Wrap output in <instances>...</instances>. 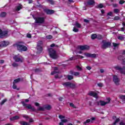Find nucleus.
Instances as JSON below:
<instances>
[{"instance_id":"dca6fc26","label":"nucleus","mask_w":125,"mask_h":125,"mask_svg":"<svg viewBox=\"0 0 125 125\" xmlns=\"http://www.w3.org/2000/svg\"><path fill=\"white\" fill-rule=\"evenodd\" d=\"M118 60H120V61H122L123 64L125 63V56L123 55H120L118 57Z\"/></svg>"},{"instance_id":"a18cd8bd","label":"nucleus","mask_w":125,"mask_h":125,"mask_svg":"<svg viewBox=\"0 0 125 125\" xmlns=\"http://www.w3.org/2000/svg\"><path fill=\"white\" fill-rule=\"evenodd\" d=\"M118 39L120 41H124V38L123 36H118Z\"/></svg>"},{"instance_id":"13d9d810","label":"nucleus","mask_w":125,"mask_h":125,"mask_svg":"<svg viewBox=\"0 0 125 125\" xmlns=\"http://www.w3.org/2000/svg\"><path fill=\"white\" fill-rule=\"evenodd\" d=\"M125 2V1L124 0H120L119 1V4H124V3Z\"/></svg>"},{"instance_id":"0eeeda50","label":"nucleus","mask_w":125,"mask_h":125,"mask_svg":"<svg viewBox=\"0 0 125 125\" xmlns=\"http://www.w3.org/2000/svg\"><path fill=\"white\" fill-rule=\"evenodd\" d=\"M77 48L78 49H80V50H87L89 49V47L86 45H78L77 46Z\"/></svg>"},{"instance_id":"2f4dec72","label":"nucleus","mask_w":125,"mask_h":125,"mask_svg":"<svg viewBox=\"0 0 125 125\" xmlns=\"http://www.w3.org/2000/svg\"><path fill=\"white\" fill-rule=\"evenodd\" d=\"M103 38H104L103 36L101 35H97V39L99 40H103Z\"/></svg>"},{"instance_id":"39448f33","label":"nucleus","mask_w":125,"mask_h":125,"mask_svg":"<svg viewBox=\"0 0 125 125\" xmlns=\"http://www.w3.org/2000/svg\"><path fill=\"white\" fill-rule=\"evenodd\" d=\"M102 48L103 49H106V48H108V47H110L111 46V42H109L106 41L105 40H103L102 41Z\"/></svg>"},{"instance_id":"6ab92c4d","label":"nucleus","mask_w":125,"mask_h":125,"mask_svg":"<svg viewBox=\"0 0 125 125\" xmlns=\"http://www.w3.org/2000/svg\"><path fill=\"white\" fill-rule=\"evenodd\" d=\"M20 119V117L17 115L13 117H11L10 118V121H16L17 120H19Z\"/></svg>"},{"instance_id":"c9c22d12","label":"nucleus","mask_w":125,"mask_h":125,"mask_svg":"<svg viewBox=\"0 0 125 125\" xmlns=\"http://www.w3.org/2000/svg\"><path fill=\"white\" fill-rule=\"evenodd\" d=\"M120 98L122 100V101L123 102H125V95L120 96Z\"/></svg>"},{"instance_id":"f3484780","label":"nucleus","mask_w":125,"mask_h":125,"mask_svg":"<svg viewBox=\"0 0 125 125\" xmlns=\"http://www.w3.org/2000/svg\"><path fill=\"white\" fill-rule=\"evenodd\" d=\"M69 87L70 88H72V89H75V88H77L78 87V86L76 85V84L70 83Z\"/></svg>"},{"instance_id":"f257e3e1","label":"nucleus","mask_w":125,"mask_h":125,"mask_svg":"<svg viewBox=\"0 0 125 125\" xmlns=\"http://www.w3.org/2000/svg\"><path fill=\"white\" fill-rule=\"evenodd\" d=\"M24 44L25 42H19L18 43L14 44V46H16L17 49H18V51L20 52L27 51V50H28V47L24 45Z\"/></svg>"},{"instance_id":"ddd939ff","label":"nucleus","mask_w":125,"mask_h":125,"mask_svg":"<svg viewBox=\"0 0 125 125\" xmlns=\"http://www.w3.org/2000/svg\"><path fill=\"white\" fill-rule=\"evenodd\" d=\"M13 59L14 60H15V62H21V63H22L23 62V60H22L21 58H19L18 56H14Z\"/></svg>"},{"instance_id":"1a4fd4ad","label":"nucleus","mask_w":125,"mask_h":125,"mask_svg":"<svg viewBox=\"0 0 125 125\" xmlns=\"http://www.w3.org/2000/svg\"><path fill=\"white\" fill-rule=\"evenodd\" d=\"M113 81L114 82V83L116 85H119V83L120 82V79L118 77L117 75H114L113 78Z\"/></svg>"},{"instance_id":"b1692460","label":"nucleus","mask_w":125,"mask_h":125,"mask_svg":"<svg viewBox=\"0 0 125 125\" xmlns=\"http://www.w3.org/2000/svg\"><path fill=\"white\" fill-rule=\"evenodd\" d=\"M19 124L21 125H30V123L23 121H20Z\"/></svg>"},{"instance_id":"680f3d73","label":"nucleus","mask_w":125,"mask_h":125,"mask_svg":"<svg viewBox=\"0 0 125 125\" xmlns=\"http://www.w3.org/2000/svg\"><path fill=\"white\" fill-rule=\"evenodd\" d=\"M69 60H77V58L72 57L71 58H69Z\"/></svg>"},{"instance_id":"e2e57ef3","label":"nucleus","mask_w":125,"mask_h":125,"mask_svg":"<svg viewBox=\"0 0 125 125\" xmlns=\"http://www.w3.org/2000/svg\"><path fill=\"white\" fill-rule=\"evenodd\" d=\"M84 22H85V23H89V20H87V19H84Z\"/></svg>"},{"instance_id":"f8f14e48","label":"nucleus","mask_w":125,"mask_h":125,"mask_svg":"<svg viewBox=\"0 0 125 125\" xmlns=\"http://www.w3.org/2000/svg\"><path fill=\"white\" fill-rule=\"evenodd\" d=\"M106 104H108V103H106V102H104L103 101L100 100V101L97 102V104L98 106H99V105H101V106H105Z\"/></svg>"},{"instance_id":"69168bd1","label":"nucleus","mask_w":125,"mask_h":125,"mask_svg":"<svg viewBox=\"0 0 125 125\" xmlns=\"http://www.w3.org/2000/svg\"><path fill=\"white\" fill-rule=\"evenodd\" d=\"M35 106H36L37 107H39V106H40V104L39 103H35Z\"/></svg>"},{"instance_id":"864d4df0","label":"nucleus","mask_w":125,"mask_h":125,"mask_svg":"<svg viewBox=\"0 0 125 125\" xmlns=\"http://www.w3.org/2000/svg\"><path fill=\"white\" fill-rule=\"evenodd\" d=\"M106 100L107 101V102H106V103H107V104H108V103H110V102L111 101V98H107Z\"/></svg>"},{"instance_id":"5701e85b","label":"nucleus","mask_w":125,"mask_h":125,"mask_svg":"<svg viewBox=\"0 0 125 125\" xmlns=\"http://www.w3.org/2000/svg\"><path fill=\"white\" fill-rule=\"evenodd\" d=\"M43 107L45 109L49 111L51 109V105L49 104L45 105L43 106Z\"/></svg>"},{"instance_id":"6e6d98bb","label":"nucleus","mask_w":125,"mask_h":125,"mask_svg":"<svg viewBox=\"0 0 125 125\" xmlns=\"http://www.w3.org/2000/svg\"><path fill=\"white\" fill-rule=\"evenodd\" d=\"M61 122H62V123H67V122H68V120H67V119H62L61 120Z\"/></svg>"},{"instance_id":"cd10ccee","label":"nucleus","mask_w":125,"mask_h":125,"mask_svg":"<svg viewBox=\"0 0 125 125\" xmlns=\"http://www.w3.org/2000/svg\"><path fill=\"white\" fill-rule=\"evenodd\" d=\"M38 53H42V47H37Z\"/></svg>"},{"instance_id":"a19ab883","label":"nucleus","mask_w":125,"mask_h":125,"mask_svg":"<svg viewBox=\"0 0 125 125\" xmlns=\"http://www.w3.org/2000/svg\"><path fill=\"white\" fill-rule=\"evenodd\" d=\"M90 119H87L85 122H83V125H86V124H88V123H90Z\"/></svg>"},{"instance_id":"6e6552de","label":"nucleus","mask_w":125,"mask_h":125,"mask_svg":"<svg viewBox=\"0 0 125 125\" xmlns=\"http://www.w3.org/2000/svg\"><path fill=\"white\" fill-rule=\"evenodd\" d=\"M84 54L86 56V57L89 58H96L97 56L96 54H90L88 53H85Z\"/></svg>"},{"instance_id":"c03bdc74","label":"nucleus","mask_w":125,"mask_h":125,"mask_svg":"<svg viewBox=\"0 0 125 125\" xmlns=\"http://www.w3.org/2000/svg\"><path fill=\"white\" fill-rule=\"evenodd\" d=\"M12 66L13 67H18L19 64L18 63H17L16 62H14L12 63Z\"/></svg>"},{"instance_id":"aec40b11","label":"nucleus","mask_w":125,"mask_h":125,"mask_svg":"<svg viewBox=\"0 0 125 125\" xmlns=\"http://www.w3.org/2000/svg\"><path fill=\"white\" fill-rule=\"evenodd\" d=\"M57 70H58V67H54V71H52L51 73V75H55V74H58L59 73V71H58V72L56 71H57Z\"/></svg>"},{"instance_id":"4be33fe9","label":"nucleus","mask_w":125,"mask_h":125,"mask_svg":"<svg viewBox=\"0 0 125 125\" xmlns=\"http://www.w3.org/2000/svg\"><path fill=\"white\" fill-rule=\"evenodd\" d=\"M7 35H8V31H2V34H1L0 36H1V37H6Z\"/></svg>"},{"instance_id":"c85d7f7f","label":"nucleus","mask_w":125,"mask_h":125,"mask_svg":"<svg viewBox=\"0 0 125 125\" xmlns=\"http://www.w3.org/2000/svg\"><path fill=\"white\" fill-rule=\"evenodd\" d=\"M13 89H16L17 90H20V88H17V85L15 84V83L13 82Z\"/></svg>"},{"instance_id":"4c0bfd02","label":"nucleus","mask_w":125,"mask_h":125,"mask_svg":"<svg viewBox=\"0 0 125 125\" xmlns=\"http://www.w3.org/2000/svg\"><path fill=\"white\" fill-rule=\"evenodd\" d=\"M44 110H45V108H44V107H40L39 108H38L37 111H44Z\"/></svg>"},{"instance_id":"9b49d317","label":"nucleus","mask_w":125,"mask_h":125,"mask_svg":"<svg viewBox=\"0 0 125 125\" xmlns=\"http://www.w3.org/2000/svg\"><path fill=\"white\" fill-rule=\"evenodd\" d=\"M88 95H89V96H92V97H95V98H96L97 97V93L94 92L93 91H90L89 93H88Z\"/></svg>"},{"instance_id":"bf43d9fd","label":"nucleus","mask_w":125,"mask_h":125,"mask_svg":"<svg viewBox=\"0 0 125 125\" xmlns=\"http://www.w3.org/2000/svg\"><path fill=\"white\" fill-rule=\"evenodd\" d=\"M98 86H100V87H103V83H98Z\"/></svg>"},{"instance_id":"20e7f679","label":"nucleus","mask_w":125,"mask_h":125,"mask_svg":"<svg viewBox=\"0 0 125 125\" xmlns=\"http://www.w3.org/2000/svg\"><path fill=\"white\" fill-rule=\"evenodd\" d=\"M21 103L22 104L23 107L24 108H27L29 110H32L33 112H36V109H35L34 107H32V105L30 104H27L24 101H21Z\"/></svg>"},{"instance_id":"2eb2a0df","label":"nucleus","mask_w":125,"mask_h":125,"mask_svg":"<svg viewBox=\"0 0 125 125\" xmlns=\"http://www.w3.org/2000/svg\"><path fill=\"white\" fill-rule=\"evenodd\" d=\"M24 78H18V79H15L13 83H18L20 82H23Z\"/></svg>"},{"instance_id":"37998d69","label":"nucleus","mask_w":125,"mask_h":125,"mask_svg":"<svg viewBox=\"0 0 125 125\" xmlns=\"http://www.w3.org/2000/svg\"><path fill=\"white\" fill-rule=\"evenodd\" d=\"M69 105L70 106V107H72L73 108H74L75 109H76V108H77V107H76V106H75V104H74L71 103L69 104Z\"/></svg>"},{"instance_id":"de8ad7c7","label":"nucleus","mask_w":125,"mask_h":125,"mask_svg":"<svg viewBox=\"0 0 125 125\" xmlns=\"http://www.w3.org/2000/svg\"><path fill=\"white\" fill-rule=\"evenodd\" d=\"M114 13H119V12H120V10H119V9H114Z\"/></svg>"},{"instance_id":"774afa93","label":"nucleus","mask_w":125,"mask_h":125,"mask_svg":"<svg viewBox=\"0 0 125 125\" xmlns=\"http://www.w3.org/2000/svg\"><path fill=\"white\" fill-rule=\"evenodd\" d=\"M29 123H34V120H33L32 118H30L29 119Z\"/></svg>"},{"instance_id":"bb28decb","label":"nucleus","mask_w":125,"mask_h":125,"mask_svg":"<svg viewBox=\"0 0 125 125\" xmlns=\"http://www.w3.org/2000/svg\"><path fill=\"white\" fill-rule=\"evenodd\" d=\"M6 12H1L0 14V17L2 18H4V17H5L6 16Z\"/></svg>"},{"instance_id":"7c9ffc66","label":"nucleus","mask_w":125,"mask_h":125,"mask_svg":"<svg viewBox=\"0 0 125 125\" xmlns=\"http://www.w3.org/2000/svg\"><path fill=\"white\" fill-rule=\"evenodd\" d=\"M91 38L92 39V40H95V39L97 38V35L94 34H92L91 36Z\"/></svg>"},{"instance_id":"5fc2aeb1","label":"nucleus","mask_w":125,"mask_h":125,"mask_svg":"<svg viewBox=\"0 0 125 125\" xmlns=\"http://www.w3.org/2000/svg\"><path fill=\"white\" fill-rule=\"evenodd\" d=\"M120 121V118H117L116 119L115 121L114 122V124H117V123H119V122Z\"/></svg>"},{"instance_id":"7ed1b4c3","label":"nucleus","mask_w":125,"mask_h":125,"mask_svg":"<svg viewBox=\"0 0 125 125\" xmlns=\"http://www.w3.org/2000/svg\"><path fill=\"white\" fill-rule=\"evenodd\" d=\"M35 24H43L45 21L44 17H37L34 18Z\"/></svg>"},{"instance_id":"8fccbe9b","label":"nucleus","mask_w":125,"mask_h":125,"mask_svg":"<svg viewBox=\"0 0 125 125\" xmlns=\"http://www.w3.org/2000/svg\"><path fill=\"white\" fill-rule=\"evenodd\" d=\"M76 68H77V70H79V71H82V70H83V69L82 68V67H81L80 66L77 65L76 66Z\"/></svg>"},{"instance_id":"49530a36","label":"nucleus","mask_w":125,"mask_h":125,"mask_svg":"<svg viewBox=\"0 0 125 125\" xmlns=\"http://www.w3.org/2000/svg\"><path fill=\"white\" fill-rule=\"evenodd\" d=\"M35 73H40L41 72V69L40 68H36L35 69Z\"/></svg>"},{"instance_id":"423d86ee","label":"nucleus","mask_w":125,"mask_h":125,"mask_svg":"<svg viewBox=\"0 0 125 125\" xmlns=\"http://www.w3.org/2000/svg\"><path fill=\"white\" fill-rule=\"evenodd\" d=\"M114 68L116 71H119L122 75H125V66L122 67L120 65H116L114 66Z\"/></svg>"},{"instance_id":"3c124183","label":"nucleus","mask_w":125,"mask_h":125,"mask_svg":"<svg viewBox=\"0 0 125 125\" xmlns=\"http://www.w3.org/2000/svg\"><path fill=\"white\" fill-rule=\"evenodd\" d=\"M59 119H60L61 120H62V119H65V116L61 115H59Z\"/></svg>"},{"instance_id":"4d7b16f0","label":"nucleus","mask_w":125,"mask_h":125,"mask_svg":"<svg viewBox=\"0 0 125 125\" xmlns=\"http://www.w3.org/2000/svg\"><path fill=\"white\" fill-rule=\"evenodd\" d=\"M103 7H104L103 4L101 3L98 5L99 8H103Z\"/></svg>"},{"instance_id":"ea45409f","label":"nucleus","mask_w":125,"mask_h":125,"mask_svg":"<svg viewBox=\"0 0 125 125\" xmlns=\"http://www.w3.org/2000/svg\"><path fill=\"white\" fill-rule=\"evenodd\" d=\"M52 38V35H47L46 36V39H47V40H51Z\"/></svg>"},{"instance_id":"58836bf2","label":"nucleus","mask_w":125,"mask_h":125,"mask_svg":"<svg viewBox=\"0 0 125 125\" xmlns=\"http://www.w3.org/2000/svg\"><path fill=\"white\" fill-rule=\"evenodd\" d=\"M49 2H50V4L53 5L55 3V1L53 0H47Z\"/></svg>"},{"instance_id":"72a5a7b5","label":"nucleus","mask_w":125,"mask_h":125,"mask_svg":"<svg viewBox=\"0 0 125 125\" xmlns=\"http://www.w3.org/2000/svg\"><path fill=\"white\" fill-rule=\"evenodd\" d=\"M120 19H121V18L120 17L116 16L115 17H114L113 20L115 21H118V20H120Z\"/></svg>"},{"instance_id":"0e129e2a","label":"nucleus","mask_w":125,"mask_h":125,"mask_svg":"<svg viewBox=\"0 0 125 125\" xmlns=\"http://www.w3.org/2000/svg\"><path fill=\"white\" fill-rule=\"evenodd\" d=\"M112 12H109L107 14V16H112Z\"/></svg>"},{"instance_id":"f03ea898","label":"nucleus","mask_w":125,"mask_h":125,"mask_svg":"<svg viewBox=\"0 0 125 125\" xmlns=\"http://www.w3.org/2000/svg\"><path fill=\"white\" fill-rule=\"evenodd\" d=\"M49 54L50 58H52V59H57L58 58V56L56 54V51L53 48L49 49Z\"/></svg>"},{"instance_id":"338daca9","label":"nucleus","mask_w":125,"mask_h":125,"mask_svg":"<svg viewBox=\"0 0 125 125\" xmlns=\"http://www.w3.org/2000/svg\"><path fill=\"white\" fill-rule=\"evenodd\" d=\"M119 125H125V123H124L123 122H121L119 123Z\"/></svg>"},{"instance_id":"79ce46f5","label":"nucleus","mask_w":125,"mask_h":125,"mask_svg":"<svg viewBox=\"0 0 125 125\" xmlns=\"http://www.w3.org/2000/svg\"><path fill=\"white\" fill-rule=\"evenodd\" d=\"M73 31L75 33H78V32H79V29L76 27H73Z\"/></svg>"},{"instance_id":"393cba45","label":"nucleus","mask_w":125,"mask_h":125,"mask_svg":"<svg viewBox=\"0 0 125 125\" xmlns=\"http://www.w3.org/2000/svg\"><path fill=\"white\" fill-rule=\"evenodd\" d=\"M94 3H95V1L93 0H89L87 1V4H88V5H93Z\"/></svg>"},{"instance_id":"09e8293b","label":"nucleus","mask_w":125,"mask_h":125,"mask_svg":"<svg viewBox=\"0 0 125 125\" xmlns=\"http://www.w3.org/2000/svg\"><path fill=\"white\" fill-rule=\"evenodd\" d=\"M27 38H28V39H31V38H32V35H31V34L30 33H28L26 35Z\"/></svg>"},{"instance_id":"473e14b6","label":"nucleus","mask_w":125,"mask_h":125,"mask_svg":"<svg viewBox=\"0 0 125 125\" xmlns=\"http://www.w3.org/2000/svg\"><path fill=\"white\" fill-rule=\"evenodd\" d=\"M75 26L77 27V28H81L82 27V25L81 24H80L79 23H78V21H76L75 22Z\"/></svg>"},{"instance_id":"9d476101","label":"nucleus","mask_w":125,"mask_h":125,"mask_svg":"<svg viewBox=\"0 0 125 125\" xmlns=\"http://www.w3.org/2000/svg\"><path fill=\"white\" fill-rule=\"evenodd\" d=\"M44 11L48 15H51V14H54V13H55V11L51 9H44Z\"/></svg>"},{"instance_id":"c756f323","label":"nucleus","mask_w":125,"mask_h":125,"mask_svg":"<svg viewBox=\"0 0 125 125\" xmlns=\"http://www.w3.org/2000/svg\"><path fill=\"white\" fill-rule=\"evenodd\" d=\"M42 47V41H39L37 43V47Z\"/></svg>"},{"instance_id":"412c9836","label":"nucleus","mask_w":125,"mask_h":125,"mask_svg":"<svg viewBox=\"0 0 125 125\" xmlns=\"http://www.w3.org/2000/svg\"><path fill=\"white\" fill-rule=\"evenodd\" d=\"M71 83V82H65L62 83V85L63 86H65V87H70V84Z\"/></svg>"},{"instance_id":"4468645a","label":"nucleus","mask_w":125,"mask_h":125,"mask_svg":"<svg viewBox=\"0 0 125 125\" xmlns=\"http://www.w3.org/2000/svg\"><path fill=\"white\" fill-rule=\"evenodd\" d=\"M8 44H9V42L4 41L1 42L0 46H1V47H5L7 45H8Z\"/></svg>"},{"instance_id":"a211bd4d","label":"nucleus","mask_w":125,"mask_h":125,"mask_svg":"<svg viewBox=\"0 0 125 125\" xmlns=\"http://www.w3.org/2000/svg\"><path fill=\"white\" fill-rule=\"evenodd\" d=\"M22 8H23L22 5H20L19 6H17L15 7V11H20V10H21Z\"/></svg>"},{"instance_id":"052dcab7","label":"nucleus","mask_w":125,"mask_h":125,"mask_svg":"<svg viewBox=\"0 0 125 125\" xmlns=\"http://www.w3.org/2000/svg\"><path fill=\"white\" fill-rule=\"evenodd\" d=\"M23 118H24V119H26V120H29V116L27 115H23Z\"/></svg>"},{"instance_id":"a878e982","label":"nucleus","mask_w":125,"mask_h":125,"mask_svg":"<svg viewBox=\"0 0 125 125\" xmlns=\"http://www.w3.org/2000/svg\"><path fill=\"white\" fill-rule=\"evenodd\" d=\"M70 74L73 76H79L80 75V73L78 72H75L72 70L70 71Z\"/></svg>"},{"instance_id":"f704fd0d","label":"nucleus","mask_w":125,"mask_h":125,"mask_svg":"<svg viewBox=\"0 0 125 125\" xmlns=\"http://www.w3.org/2000/svg\"><path fill=\"white\" fill-rule=\"evenodd\" d=\"M6 101H7V99H3V100L1 101V102L0 103V105H1V106H2V105H3V104H4V103H5V102H6Z\"/></svg>"},{"instance_id":"e433bc0d","label":"nucleus","mask_w":125,"mask_h":125,"mask_svg":"<svg viewBox=\"0 0 125 125\" xmlns=\"http://www.w3.org/2000/svg\"><path fill=\"white\" fill-rule=\"evenodd\" d=\"M67 79L69 81H71V80H73V79H74V77H73V76H72V75H68Z\"/></svg>"},{"instance_id":"603ef678","label":"nucleus","mask_w":125,"mask_h":125,"mask_svg":"<svg viewBox=\"0 0 125 125\" xmlns=\"http://www.w3.org/2000/svg\"><path fill=\"white\" fill-rule=\"evenodd\" d=\"M112 44H113L114 47H117V46H118V45H119V44H118L117 43H115V42H113Z\"/></svg>"}]
</instances>
